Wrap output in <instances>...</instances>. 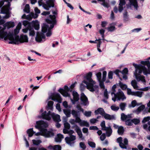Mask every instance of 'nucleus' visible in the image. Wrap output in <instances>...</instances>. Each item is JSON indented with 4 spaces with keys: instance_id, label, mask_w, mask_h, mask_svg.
Here are the masks:
<instances>
[{
    "instance_id": "obj_19",
    "label": "nucleus",
    "mask_w": 150,
    "mask_h": 150,
    "mask_svg": "<svg viewBox=\"0 0 150 150\" xmlns=\"http://www.w3.org/2000/svg\"><path fill=\"white\" fill-rule=\"evenodd\" d=\"M72 128L74 129V130L77 133L79 138L83 139V134L79 127L76 124L72 126Z\"/></svg>"
},
{
    "instance_id": "obj_9",
    "label": "nucleus",
    "mask_w": 150,
    "mask_h": 150,
    "mask_svg": "<svg viewBox=\"0 0 150 150\" xmlns=\"http://www.w3.org/2000/svg\"><path fill=\"white\" fill-rule=\"evenodd\" d=\"M40 132L35 133V135L38 136L41 135L47 137H49L54 135V133L51 131H47V129H42L40 130Z\"/></svg>"
},
{
    "instance_id": "obj_42",
    "label": "nucleus",
    "mask_w": 150,
    "mask_h": 150,
    "mask_svg": "<svg viewBox=\"0 0 150 150\" xmlns=\"http://www.w3.org/2000/svg\"><path fill=\"white\" fill-rule=\"evenodd\" d=\"M23 11L24 12L27 13H29L30 12V6L28 4L26 5Z\"/></svg>"
},
{
    "instance_id": "obj_43",
    "label": "nucleus",
    "mask_w": 150,
    "mask_h": 150,
    "mask_svg": "<svg viewBox=\"0 0 150 150\" xmlns=\"http://www.w3.org/2000/svg\"><path fill=\"white\" fill-rule=\"evenodd\" d=\"M79 146L82 149V150H85L86 148V146L85 143L83 142H81L79 143Z\"/></svg>"
},
{
    "instance_id": "obj_1",
    "label": "nucleus",
    "mask_w": 150,
    "mask_h": 150,
    "mask_svg": "<svg viewBox=\"0 0 150 150\" xmlns=\"http://www.w3.org/2000/svg\"><path fill=\"white\" fill-rule=\"evenodd\" d=\"M149 59H150V57L147 59V60L141 62V63L144 65V66L141 64H133V66L135 68V71L134 74L136 78L138 81H141L144 84L146 83L145 77L140 74L138 75L137 72L138 71V73L139 74L143 72L144 74L146 75L148 74H150V62L149 60Z\"/></svg>"
},
{
    "instance_id": "obj_41",
    "label": "nucleus",
    "mask_w": 150,
    "mask_h": 150,
    "mask_svg": "<svg viewBox=\"0 0 150 150\" xmlns=\"http://www.w3.org/2000/svg\"><path fill=\"white\" fill-rule=\"evenodd\" d=\"M111 109L114 111H117L119 109V106H117L115 105H114L111 106Z\"/></svg>"
},
{
    "instance_id": "obj_37",
    "label": "nucleus",
    "mask_w": 150,
    "mask_h": 150,
    "mask_svg": "<svg viewBox=\"0 0 150 150\" xmlns=\"http://www.w3.org/2000/svg\"><path fill=\"white\" fill-rule=\"evenodd\" d=\"M27 133L28 134L29 137H31L33 134L35 133V132L33 131V128H30L28 129Z\"/></svg>"
},
{
    "instance_id": "obj_58",
    "label": "nucleus",
    "mask_w": 150,
    "mask_h": 150,
    "mask_svg": "<svg viewBox=\"0 0 150 150\" xmlns=\"http://www.w3.org/2000/svg\"><path fill=\"white\" fill-rule=\"evenodd\" d=\"M64 125L65 128H67L69 129L70 128V124L67 122V121H64Z\"/></svg>"
},
{
    "instance_id": "obj_53",
    "label": "nucleus",
    "mask_w": 150,
    "mask_h": 150,
    "mask_svg": "<svg viewBox=\"0 0 150 150\" xmlns=\"http://www.w3.org/2000/svg\"><path fill=\"white\" fill-rule=\"evenodd\" d=\"M100 126L102 127V129L103 130L105 129L107 127L105 126V122L104 121H103L100 124Z\"/></svg>"
},
{
    "instance_id": "obj_17",
    "label": "nucleus",
    "mask_w": 150,
    "mask_h": 150,
    "mask_svg": "<svg viewBox=\"0 0 150 150\" xmlns=\"http://www.w3.org/2000/svg\"><path fill=\"white\" fill-rule=\"evenodd\" d=\"M81 100L82 102V104L84 106L88 105L89 102L88 98L83 93H82L81 94Z\"/></svg>"
},
{
    "instance_id": "obj_33",
    "label": "nucleus",
    "mask_w": 150,
    "mask_h": 150,
    "mask_svg": "<svg viewBox=\"0 0 150 150\" xmlns=\"http://www.w3.org/2000/svg\"><path fill=\"white\" fill-rule=\"evenodd\" d=\"M29 35L32 36H34L35 34V31L33 28L30 25H29Z\"/></svg>"
},
{
    "instance_id": "obj_46",
    "label": "nucleus",
    "mask_w": 150,
    "mask_h": 150,
    "mask_svg": "<svg viewBox=\"0 0 150 150\" xmlns=\"http://www.w3.org/2000/svg\"><path fill=\"white\" fill-rule=\"evenodd\" d=\"M128 116L125 115L124 113L121 114V119L123 121L125 120L128 119Z\"/></svg>"
},
{
    "instance_id": "obj_26",
    "label": "nucleus",
    "mask_w": 150,
    "mask_h": 150,
    "mask_svg": "<svg viewBox=\"0 0 150 150\" xmlns=\"http://www.w3.org/2000/svg\"><path fill=\"white\" fill-rule=\"evenodd\" d=\"M105 113L104 109L101 108H98L95 111V113L96 115L100 114L102 116Z\"/></svg>"
},
{
    "instance_id": "obj_16",
    "label": "nucleus",
    "mask_w": 150,
    "mask_h": 150,
    "mask_svg": "<svg viewBox=\"0 0 150 150\" xmlns=\"http://www.w3.org/2000/svg\"><path fill=\"white\" fill-rule=\"evenodd\" d=\"M64 88V90L60 88L59 89V91L64 96L70 97V95L67 92L69 90L68 87L67 86H65Z\"/></svg>"
},
{
    "instance_id": "obj_56",
    "label": "nucleus",
    "mask_w": 150,
    "mask_h": 150,
    "mask_svg": "<svg viewBox=\"0 0 150 150\" xmlns=\"http://www.w3.org/2000/svg\"><path fill=\"white\" fill-rule=\"evenodd\" d=\"M91 114V112L90 111H85L84 113V115L87 117H90Z\"/></svg>"
},
{
    "instance_id": "obj_60",
    "label": "nucleus",
    "mask_w": 150,
    "mask_h": 150,
    "mask_svg": "<svg viewBox=\"0 0 150 150\" xmlns=\"http://www.w3.org/2000/svg\"><path fill=\"white\" fill-rule=\"evenodd\" d=\"M96 75L98 81H101V73L100 72H98L96 74Z\"/></svg>"
},
{
    "instance_id": "obj_36",
    "label": "nucleus",
    "mask_w": 150,
    "mask_h": 150,
    "mask_svg": "<svg viewBox=\"0 0 150 150\" xmlns=\"http://www.w3.org/2000/svg\"><path fill=\"white\" fill-rule=\"evenodd\" d=\"M143 92L142 91H134L133 96L138 97L139 98L142 97Z\"/></svg>"
},
{
    "instance_id": "obj_2",
    "label": "nucleus",
    "mask_w": 150,
    "mask_h": 150,
    "mask_svg": "<svg viewBox=\"0 0 150 150\" xmlns=\"http://www.w3.org/2000/svg\"><path fill=\"white\" fill-rule=\"evenodd\" d=\"M52 13L53 15H50L46 19V21L47 23L51 25L49 26L47 24L44 23L42 27V31L44 33L47 32L46 34L47 37H50L51 35V30L57 23L55 15H57V12L56 11H53Z\"/></svg>"
},
{
    "instance_id": "obj_13",
    "label": "nucleus",
    "mask_w": 150,
    "mask_h": 150,
    "mask_svg": "<svg viewBox=\"0 0 150 150\" xmlns=\"http://www.w3.org/2000/svg\"><path fill=\"white\" fill-rule=\"evenodd\" d=\"M35 40L38 42H42L45 40V36L43 33L38 32L35 38Z\"/></svg>"
},
{
    "instance_id": "obj_3",
    "label": "nucleus",
    "mask_w": 150,
    "mask_h": 150,
    "mask_svg": "<svg viewBox=\"0 0 150 150\" xmlns=\"http://www.w3.org/2000/svg\"><path fill=\"white\" fill-rule=\"evenodd\" d=\"M92 75V73L90 72L85 77L84 80L80 85V89L81 91H83L85 88V86L83 85V83H85L87 88L91 92L94 91L98 88V86L95 85V82L93 81L91 78Z\"/></svg>"
},
{
    "instance_id": "obj_28",
    "label": "nucleus",
    "mask_w": 150,
    "mask_h": 150,
    "mask_svg": "<svg viewBox=\"0 0 150 150\" xmlns=\"http://www.w3.org/2000/svg\"><path fill=\"white\" fill-rule=\"evenodd\" d=\"M131 84L134 89L136 90H139V89L138 88L139 87L137 85V83L135 80L132 81L131 82Z\"/></svg>"
},
{
    "instance_id": "obj_31",
    "label": "nucleus",
    "mask_w": 150,
    "mask_h": 150,
    "mask_svg": "<svg viewBox=\"0 0 150 150\" xmlns=\"http://www.w3.org/2000/svg\"><path fill=\"white\" fill-rule=\"evenodd\" d=\"M145 106L144 105H142L136 110L135 112L137 114H139L145 108Z\"/></svg>"
},
{
    "instance_id": "obj_35",
    "label": "nucleus",
    "mask_w": 150,
    "mask_h": 150,
    "mask_svg": "<svg viewBox=\"0 0 150 150\" xmlns=\"http://www.w3.org/2000/svg\"><path fill=\"white\" fill-rule=\"evenodd\" d=\"M21 23H19L16 28L14 30V33L15 34H18L19 32V30L21 28Z\"/></svg>"
},
{
    "instance_id": "obj_55",
    "label": "nucleus",
    "mask_w": 150,
    "mask_h": 150,
    "mask_svg": "<svg viewBox=\"0 0 150 150\" xmlns=\"http://www.w3.org/2000/svg\"><path fill=\"white\" fill-rule=\"evenodd\" d=\"M98 1H101L102 2V3L101 4L102 5H103L104 6L108 7V4L105 3V0H98Z\"/></svg>"
},
{
    "instance_id": "obj_30",
    "label": "nucleus",
    "mask_w": 150,
    "mask_h": 150,
    "mask_svg": "<svg viewBox=\"0 0 150 150\" xmlns=\"http://www.w3.org/2000/svg\"><path fill=\"white\" fill-rule=\"evenodd\" d=\"M119 86L123 90H125L127 88V85L122 82L120 81H119L118 83Z\"/></svg>"
},
{
    "instance_id": "obj_50",
    "label": "nucleus",
    "mask_w": 150,
    "mask_h": 150,
    "mask_svg": "<svg viewBox=\"0 0 150 150\" xmlns=\"http://www.w3.org/2000/svg\"><path fill=\"white\" fill-rule=\"evenodd\" d=\"M107 75V72L106 71H104L103 73V78L101 80V81H105Z\"/></svg>"
},
{
    "instance_id": "obj_54",
    "label": "nucleus",
    "mask_w": 150,
    "mask_h": 150,
    "mask_svg": "<svg viewBox=\"0 0 150 150\" xmlns=\"http://www.w3.org/2000/svg\"><path fill=\"white\" fill-rule=\"evenodd\" d=\"M127 93L128 95L133 96L134 91H132L131 89L129 88H127Z\"/></svg>"
},
{
    "instance_id": "obj_8",
    "label": "nucleus",
    "mask_w": 150,
    "mask_h": 150,
    "mask_svg": "<svg viewBox=\"0 0 150 150\" xmlns=\"http://www.w3.org/2000/svg\"><path fill=\"white\" fill-rule=\"evenodd\" d=\"M126 99V97L125 96L123 92L120 89L118 90V92L115 94L114 96L112 98V100L114 102L116 100L123 101Z\"/></svg>"
},
{
    "instance_id": "obj_21",
    "label": "nucleus",
    "mask_w": 150,
    "mask_h": 150,
    "mask_svg": "<svg viewBox=\"0 0 150 150\" xmlns=\"http://www.w3.org/2000/svg\"><path fill=\"white\" fill-rule=\"evenodd\" d=\"M77 120L78 121L77 123H78L79 125L81 126H86V127H88L89 126V124L87 121L83 120H82L80 118H79Z\"/></svg>"
},
{
    "instance_id": "obj_14",
    "label": "nucleus",
    "mask_w": 150,
    "mask_h": 150,
    "mask_svg": "<svg viewBox=\"0 0 150 150\" xmlns=\"http://www.w3.org/2000/svg\"><path fill=\"white\" fill-rule=\"evenodd\" d=\"M37 125L35 126V127L40 130L42 129H46L45 128L48 126L47 124L43 121H40L36 122Z\"/></svg>"
},
{
    "instance_id": "obj_57",
    "label": "nucleus",
    "mask_w": 150,
    "mask_h": 150,
    "mask_svg": "<svg viewBox=\"0 0 150 150\" xmlns=\"http://www.w3.org/2000/svg\"><path fill=\"white\" fill-rule=\"evenodd\" d=\"M132 123H134L135 125H137L140 122V120L137 119H134L132 120Z\"/></svg>"
},
{
    "instance_id": "obj_20",
    "label": "nucleus",
    "mask_w": 150,
    "mask_h": 150,
    "mask_svg": "<svg viewBox=\"0 0 150 150\" xmlns=\"http://www.w3.org/2000/svg\"><path fill=\"white\" fill-rule=\"evenodd\" d=\"M72 94L73 96V99L71 98L70 99L73 103L74 104L75 102L78 101L79 100V96L77 93L75 91H74L73 92Z\"/></svg>"
},
{
    "instance_id": "obj_61",
    "label": "nucleus",
    "mask_w": 150,
    "mask_h": 150,
    "mask_svg": "<svg viewBox=\"0 0 150 150\" xmlns=\"http://www.w3.org/2000/svg\"><path fill=\"white\" fill-rule=\"evenodd\" d=\"M103 82V81H100L99 82V85L100 88L103 89H105V86L104 85Z\"/></svg>"
},
{
    "instance_id": "obj_40",
    "label": "nucleus",
    "mask_w": 150,
    "mask_h": 150,
    "mask_svg": "<svg viewBox=\"0 0 150 150\" xmlns=\"http://www.w3.org/2000/svg\"><path fill=\"white\" fill-rule=\"evenodd\" d=\"M126 105V104L124 103H121L119 105L120 109L122 111H124L125 110Z\"/></svg>"
},
{
    "instance_id": "obj_45",
    "label": "nucleus",
    "mask_w": 150,
    "mask_h": 150,
    "mask_svg": "<svg viewBox=\"0 0 150 150\" xmlns=\"http://www.w3.org/2000/svg\"><path fill=\"white\" fill-rule=\"evenodd\" d=\"M75 119L74 120V119H71L69 121V122L70 123V124L72 125H76V124H75V123H77V121H77L78 120V119H76V118H75Z\"/></svg>"
},
{
    "instance_id": "obj_47",
    "label": "nucleus",
    "mask_w": 150,
    "mask_h": 150,
    "mask_svg": "<svg viewBox=\"0 0 150 150\" xmlns=\"http://www.w3.org/2000/svg\"><path fill=\"white\" fill-rule=\"evenodd\" d=\"M132 120L127 119L125 121V124L128 126H131L132 125Z\"/></svg>"
},
{
    "instance_id": "obj_64",
    "label": "nucleus",
    "mask_w": 150,
    "mask_h": 150,
    "mask_svg": "<svg viewBox=\"0 0 150 150\" xmlns=\"http://www.w3.org/2000/svg\"><path fill=\"white\" fill-rule=\"evenodd\" d=\"M128 70L127 68H125V69L122 71H121L120 72L122 74H128Z\"/></svg>"
},
{
    "instance_id": "obj_12",
    "label": "nucleus",
    "mask_w": 150,
    "mask_h": 150,
    "mask_svg": "<svg viewBox=\"0 0 150 150\" xmlns=\"http://www.w3.org/2000/svg\"><path fill=\"white\" fill-rule=\"evenodd\" d=\"M120 3L119 4L118 10L117 7L115 6L114 8V12L117 13L118 10L120 12H121L125 7L126 2L125 0H119Z\"/></svg>"
},
{
    "instance_id": "obj_52",
    "label": "nucleus",
    "mask_w": 150,
    "mask_h": 150,
    "mask_svg": "<svg viewBox=\"0 0 150 150\" xmlns=\"http://www.w3.org/2000/svg\"><path fill=\"white\" fill-rule=\"evenodd\" d=\"M150 120V117L148 116L145 117L144 118L143 120L142 121V122L143 123H144L146 122H148Z\"/></svg>"
},
{
    "instance_id": "obj_15",
    "label": "nucleus",
    "mask_w": 150,
    "mask_h": 150,
    "mask_svg": "<svg viewBox=\"0 0 150 150\" xmlns=\"http://www.w3.org/2000/svg\"><path fill=\"white\" fill-rule=\"evenodd\" d=\"M38 17V15L36 14H34L33 13H31L29 15L26 16L24 14L22 16V18L23 19H25L29 21H31L33 18L35 19Z\"/></svg>"
},
{
    "instance_id": "obj_44",
    "label": "nucleus",
    "mask_w": 150,
    "mask_h": 150,
    "mask_svg": "<svg viewBox=\"0 0 150 150\" xmlns=\"http://www.w3.org/2000/svg\"><path fill=\"white\" fill-rule=\"evenodd\" d=\"M53 104V102L52 101H49L47 104L48 108L49 109L52 110V106Z\"/></svg>"
},
{
    "instance_id": "obj_34",
    "label": "nucleus",
    "mask_w": 150,
    "mask_h": 150,
    "mask_svg": "<svg viewBox=\"0 0 150 150\" xmlns=\"http://www.w3.org/2000/svg\"><path fill=\"white\" fill-rule=\"evenodd\" d=\"M115 25V23H113L110 24V27L107 28L109 31H112L115 30V27L114 25Z\"/></svg>"
},
{
    "instance_id": "obj_23",
    "label": "nucleus",
    "mask_w": 150,
    "mask_h": 150,
    "mask_svg": "<svg viewBox=\"0 0 150 150\" xmlns=\"http://www.w3.org/2000/svg\"><path fill=\"white\" fill-rule=\"evenodd\" d=\"M106 120H113L115 119V117L114 115H110L105 112L103 116Z\"/></svg>"
},
{
    "instance_id": "obj_63",
    "label": "nucleus",
    "mask_w": 150,
    "mask_h": 150,
    "mask_svg": "<svg viewBox=\"0 0 150 150\" xmlns=\"http://www.w3.org/2000/svg\"><path fill=\"white\" fill-rule=\"evenodd\" d=\"M76 108L79 111H81L82 112H84V110L81 108V106L79 105H77L76 106Z\"/></svg>"
},
{
    "instance_id": "obj_62",
    "label": "nucleus",
    "mask_w": 150,
    "mask_h": 150,
    "mask_svg": "<svg viewBox=\"0 0 150 150\" xmlns=\"http://www.w3.org/2000/svg\"><path fill=\"white\" fill-rule=\"evenodd\" d=\"M123 18L125 21H127L128 19V14L127 12L126 11L123 14Z\"/></svg>"
},
{
    "instance_id": "obj_27",
    "label": "nucleus",
    "mask_w": 150,
    "mask_h": 150,
    "mask_svg": "<svg viewBox=\"0 0 150 150\" xmlns=\"http://www.w3.org/2000/svg\"><path fill=\"white\" fill-rule=\"evenodd\" d=\"M63 138L64 136L63 135L60 134H58L55 138V141L56 142H60Z\"/></svg>"
},
{
    "instance_id": "obj_10",
    "label": "nucleus",
    "mask_w": 150,
    "mask_h": 150,
    "mask_svg": "<svg viewBox=\"0 0 150 150\" xmlns=\"http://www.w3.org/2000/svg\"><path fill=\"white\" fill-rule=\"evenodd\" d=\"M76 136L70 135L69 137H66L65 138L66 142L71 146H73L76 142Z\"/></svg>"
},
{
    "instance_id": "obj_5",
    "label": "nucleus",
    "mask_w": 150,
    "mask_h": 150,
    "mask_svg": "<svg viewBox=\"0 0 150 150\" xmlns=\"http://www.w3.org/2000/svg\"><path fill=\"white\" fill-rule=\"evenodd\" d=\"M42 117L43 118L48 120H50L52 117L54 121L57 122L56 124V127L58 128L61 127L60 124L58 123L61 121L59 115L51 113L50 111L47 113L45 111L42 113Z\"/></svg>"
},
{
    "instance_id": "obj_48",
    "label": "nucleus",
    "mask_w": 150,
    "mask_h": 150,
    "mask_svg": "<svg viewBox=\"0 0 150 150\" xmlns=\"http://www.w3.org/2000/svg\"><path fill=\"white\" fill-rule=\"evenodd\" d=\"M117 87V85H114L112 87V92L111 93V94L112 96L113 95H114L115 94V92H116L115 89Z\"/></svg>"
},
{
    "instance_id": "obj_39",
    "label": "nucleus",
    "mask_w": 150,
    "mask_h": 150,
    "mask_svg": "<svg viewBox=\"0 0 150 150\" xmlns=\"http://www.w3.org/2000/svg\"><path fill=\"white\" fill-rule=\"evenodd\" d=\"M64 112L67 117H69L70 116L71 112L69 110L64 109L63 110Z\"/></svg>"
},
{
    "instance_id": "obj_51",
    "label": "nucleus",
    "mask_w": 150,
    "mask_h": 150,
    "mask_svg": "<svg viewBox=\"0 0 150 150\" xmlns=\"http://www.w3.org/2000/svg\"><path fill=\"white\" fill-rule=\"evenodd\" d=\"M33 143L34 145H38L41 143L42 142L40 140H35L33 139L32 140Z\"/></svg>"
},
{
    "instance_id": "obj_29",
    "label": "nucleus",
    "mask_w": 150,
    "mask_h": 150,
    "mask_svg": "<svg viewBox=\"0 0 150 150\" xmlns=\"http://www.w3.org/2000/svg\"><path fill=\"white\" fill-rule=\"evenodd\" d=\"M32 23L33 24L35 29L36 30H38L39 28V24L38 22L35 20V21H33L32 22Z\"/></svg>"
},
{
    "instance_id": "obj_4",
    "label": "nucleus",
    "mask_w": 150,
    "mask_h": 150,
    "mask_svg": "<svg viewBox=\"0 0 150 150\" xmlns=\"http://www.w3.org/2000/svg\"><path fill=\"white\" fill-rule=\"evenodd\" d=\"M15 26L14 22L9 21L6 23L4 24L3 27L0 26V38H4V40L13 39L12 33L9 32L8 33L5 30L6 28L9 29L13 28Z\"/></svg>"
},
{
    "instance_id": "obj_49",
    "label": "nucleus",
    "mask_w": 150,
    "mask_h": 150,
    "mask_svg": "<svg viewBox=\"0 0 150 150\" xmlns=\"http://www.w3.org/2000/svg\"><path fill=\"white\" fill-rule=\"evenodd\" d=\"M88 144L92 148H95L96 147V144L93 142L91 141H88Z\"/></svg>"
},
{
    "instance_id": "obj_7",
    "label": "nucleus",
    "mask_w": 150,
    "mask_h": 150,
    "mask_svg": "<svg viewBox=\"0 0 150 150\" xmlns=\"http://www.w3.org/2000/svg\"><path fill=\"white\" fill-rule=\"evenodd\" d=\"M4 1L7 2V4L1 8L0 13L4 14H6V15L3 17V18L7 19L10 17V13L9 10L10 9V2L12 1V0H4Z\"/></svg>"
},
{
    "instance_id": "obj_59",
    "label": "nucleus",
    "mask_w": 150,
    "mask_h": 150,
    "mask_svg": "<svg viewBox=\"0 0 150 150\" xmlns=\"http://www.w3.org/2000/svg\"><path fill=\"white\" fill-rule=\"evenodd\" d=\"M61 147L59 145H55L54 146L53 150H61Z\"/></svg>"
},
{
    "instance_id": "obj_6",
    "label": "nucleus",
    "mask_w": 150,
    "mask_h": 150,
    "mask_svg": "<svg viewBox=\"0 0 150 150\" xmlns=\"http://www.w3.org/2000/svg\"><path fill=\"white\" fill-rule=\"evenodd\" d=\"M13 39L9 40L11 41L9 42V44H19L20 43H23L25 42H28V38L27 35H22L20 36V38L18 36L16 35L14 38L13 35Z\"/></svg>"
},
{
    "instance_id": "obj_18",
    "label": "nucleus",
    "mask_w": 150,
    "mask_h": 150,
    "mask_svg": "<svg viewBox=\"0 0 150 150\" xmlns=\"http://www.w3.org/2000/svg\"><path fill=\"white\" fill-rule=\"evenodd\" d=\"M51 99L52 100L58 102L60 103L62 102V99L59 94L58 93L55 94L53 96V97L50 96L49 97L48 99Z\"/></svg>"
},
{
    "instance_id": "obj_38",
    "label": "nucleus",
    "mask_w": 150,
    "mask_h": 150,
    "mask_svg": "<svg viewBox=\"0 0 150 150\" xmlns=\"http://www.w3.org/2000/svg\"><path fill=\"white\" fill-rule=\"evenodd\" d=\"M141 104V103L137 104L136 100H134L132 102L131 104L129 105V107L130 108H134L136 105H139Z\"/></svg>"
},
{
    "instance_id": "obj_11",
    "label": "nucleus",
    "mask_w": 150,
    "mask_h": 150,
    "mask_svg": "<svg viewBox=\"0 0 150 150\" xmlns=\"http://www.w3.org/2000/svg\"><path fill=\"white\" fill-rule=\"evenodd\" d=\"M117 141L119 143L120 146L122 148L127 149L128 145V141L127 138L124 139V140L122 141V137H119L117 139Z\"/></svg>"
},
{
    "instance_id": "obj_22",
    "label": "nucleus",
    "mask_w": 150,
    "mask_h": 150,
    "mask_svg": "<svg viewBox=\"0 0 150 150\" xmlns=\"http://www.w3.org/2000/svg\"><path fill=\"white\" fill-rule=\"evenodd\" d=\"M89 42L91 43H96L98 44L97 45V50L99 52H102V51L100 49V44L101 43L100 39H96L95 41L90 40L89 41Z\"/></svg>"
},
{
    "instance_id": "obj_32",
    "label": "nucleus",
    "mask_w": 150,
    "mask_h": 150,
    "mask_svg": "<svg viewBox=\"0 0 150 150\" xmlns=\"http://www.w3.org/2000/svg\"><path fill=\"white\" fill-rule=\"evenodd\" d=\"M124 132V129L123 127L122 126H120L117 130V133L119 135L123 134Z\"/></svg>"
},
{
    "instance_id": "obj_24",
    "label": "nucleus",
    "mask_w": 150,
    "mask_h": 150,
    "mask_svg": "<svg viewBox=\"0 0 150 150\" xmlns=\"http://www.w3.org/2000/svg\"><path fill=\"white\" fill-rule=\"evenodd\" d=\"M103 130H105L106 131V136L108 137H109L112 134V129L110 126L107 127L105 129H104Z\"/></svg>"
},
{
    "instance_id": "obj_25",
    "label": "nucleus",
    "mask_w": 150,
    "mask_h": 150,
    "mask_svg": "<svg viewBox=\"0 0 150 150\" xmlns=\"http://www.w3.org/2000/svg\"><path fill=\"white\" fill-rule=\"evenodd\" d=\"M71 113L73 117L76 119H79L80 118V114L79 112L76 111L75 110H72L71 111Z\"/></svg>"
}]
</instances>
